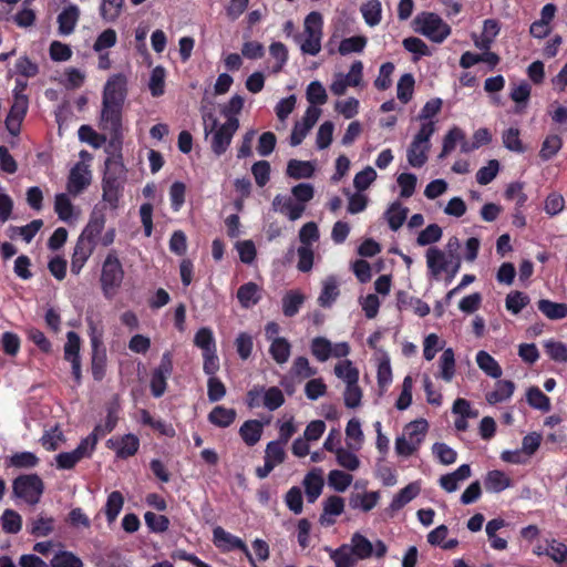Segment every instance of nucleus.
Here are the masks:
<instances>
[{
    "instance_id": "obj_25",
    "label": "nucleus",
    "mask_w": 567,
    "mask_h": 567,
    "mask_svg": "<svg viewBox=\"0 0 567 567\" xmlns=\"http://www.w3.org/2000/svg\"><path fill=\"white\" fill-rule=\"evenodd\" d=\"M303 487L309 503H313L321 495L324 481L323 471L320 467H315L308 472L303 478Z\"/></svg>"
},
{
    "instance_id": "obj_40",
    "label": "nucleus",
    "mask_w": 567,
    "mask_h": 567,
    "mask_svg": "<svg viewBox=\"0 0 567 567\" xmlns=\"http://www.w3.org/2000/svg\"><path fill=\"white\" fill-rule=\"evenodd\" d=\"M515 384L509 380H499L495 384L494 391L486 394V401L489 404H496L507 401L512 398Z\"/></svg>"
},
{
    "instance_id": "obj_46",
    "label": "nucleus",
    "mask_w": 567,
    "mask_h": 567,
    "mask_svg": "<svg viewBox=\"0 0 567 567\" xmlns=\"http://www.w3.org/2000/svg\"><path fill=\"white\" fill-rule=\"evenodd\" d=\"M334 374L342 380L346 385L359 382V370L351 360L344 359L334 365Z\"/></svg>"
},
{
    "instance_id": "obj_27",
    "label": "nucleus",
    "mask_w": 567,
    "mask_h": 567,
    "mask_svg": "<svg viewBox=\"0 0 567 567\" xmlns=\"http://www.w3.org/2000/svg\"><path fill=\"white\" fill-rule=\"evenodd\" d=\"M262 296V289L256 282L249 281L241 285L237 290V299L245 309L256 306Z\"/></svg>"
},
{
    "instance_id": "obj_6",
    "label": "nucleus",
    "mask_w": 567,
    "mask_h": 567,
    "mask_svg": "<svg viewBox=\"0 0 567 567\" xmlns=\"http://www.w3.org/2000/svg\"><path fill=\"white\" fill-rule=\"evenodd\" d=\"M435 131L436 127L430 123L420 125L419 131L413 136L406 150V161L410 166L421 168L425 165L431 150V137Z\"/></svg>"
},
{
    "instance_id": "obj_16",
    "label": "nucleus",
    "mask_w": 567,
    "mask_h": 567,
    "mask_svg": "<svg viewBox=\"0 0 567 567\" xmlns=\"http://www.w3.org/2000/svg\"><path fill=\"white\" fill-rule=\"evenodd\" d=\"M173 371V360L171 352L162 355L158 367L153 371L151 377V392L153 396L161 398L167 388V379Z\"/></svg>"
},
{
    "instance_id": "obj_44",
    "label": "nucleus",
    "mask_w": 567,
    "mask_h": 567,
    "mask_svg": "<svg viewBox=\"0 0 567 567\" xmlns=\"http://www.w3.org/2000/svg\"><path fill=\"white\" fill-rule=\"evenodd\" d=\"M118 412H120V403L115 399L111 402L106 409V417L103 424H99L95 426L94 431L91 434H106L114 430L118 421Z\"/></svg>"
},
{
    "instance_id": "obj_49",
    "label": "nucleus",
    "mask_w": 567,
    "mask_h": 567,
    "mask_svg": "<svg viewBox=\"0 0 567 567\" xmlns=\"http://www.w3.org/2000/svg\"><path fill=\"white\" fill-rule=\"evenodd\" d=\"M269 353L276 363L285 364L290 358L291 344L286 338L275 339L270 342Z\"/></svg>"
},
{
    "instance_id": "obj_64",
    "label": "nucleus",
    "mask_w": 567,
    "mask_h": 567,
    "mask_svg": "<svg viewBox=\"0 0 567 567\" xmlns=\"http://www.w3.org/2000/svg\"><path fill=\"white\" fill-rule=\"evenodd\" d=\"M546 556L550 557L556 564L567 563V546L555 538L548 539Z\"/></svg>"
},
{
    "instance_id": "obj_58",
    "label": "nucleus",
    "mask_w": 567,
    "mask_h": 567,
    "mask_svg": "<svg viewBox=\"0 0 567 567\" xmlns=\"http://www.w3.org/2000/svg\"><path fill=\"white\" fill-rule=\"evenodd\" d=\"M441 107H442L441 99L436 97V99H432V100L427 101L423 105V107L417 116V120L421 122V125H425L426 123L427 124L430 123L436 127V122L433 118L441 111Z\"/></svg>"
},
{
    "instance_id": "obj_26",
    "label": "nucleus",
    "mask_w": 567,
    "mask_h": 567,
    "mask_svg": "<svg viewBox=\"0 0 567 567\" xmlns=\"http://www.w3.org/2000/svg\"><path fill=\"white\" fill-rule=\"evenodd\" d=\"M322 514L319 522L322 526H331L336 523V518L344 511V499L340 496L332 495L324 499Z\"/></svg>"
},
{
    "instance_id": "obj_48",
    "label": "nucleus",
    "mask_w": 567,
    "mask_h": 567,
    "mask_svg": "<svg viewBox=\"0 0 567 567\" xmlns=\"http://www.w3.org/2000/svg\"><path fill=\"white\" fill-rule=\"evenodd\" d=\"M353 476L342 470H331L328 474V485L338 493L346 492L352 484Z\"/></svg>"
},
{
    "instance_id": "obj_9",
    "label": "nucleus",
    "mask_w": 567,
    "mask_h": 567,
    "mask_svg": "<svg viewBox=\"0 0 567 567\" xmlns=\"http://www.w3.org/2000/svg\"><path fill=\"white\" fill-rule=\"evenodd\" d=\"M43 488L42 480L35 474L19 476L13 482L14 496L30 505L39 503Z\"/></svg>"
},
{
    "instance_id": "obj_59",
    "label": "nucleus",
    "mask_w": 567,
    "mask_h": 567,
    "mask_svg": "<svg viewBox=\"0 0 567 567\" xmlns=\"http://www.w3.org/2000/svg\"><path fill=\"white\" fill-rule=\"evenodd\" d=\"M50 567H83V563L74 553L59 550L52 557Z\"/></svg>"
},
{
    "instance_id": "obj_29",
    "label": "nucleus",
    "mask_w": 567,
    "mask_h": 567,
    "mask_svg": "<svg viewBox=\"0 0 567 567\" xmlns=\"http://www.w3.org/2000/svg\"><path fill=\"white\" fill-rule=\"evenodd\" d=\"M471 476L468 464H462L454 472L445 474L440 478L441 487L447 493H453L458 488V484Z\"/></svg>"
},
{
    "instance_id": "obj_15",
    "label": "nucleus",
    "mask_w": 567,
    "mask_h": 567,
    "mask_svg": "<svg viewBox=\"0 0 567 567\" xmlns=\"http://www.w3.org/2000/svg\"><path fill=\"white\" fill-rule=\"evenodd\" d=\"M127 79L124 74L111 75L103 90V104L124 105L126 99Z\"/></svg>"
},
{
    "instance_id": "obj_47",
    "label": "nucleus",
    "mask_w": 567,
    "mask_h": 567,
    "mask_svg": "<svg viewBox=\"0 0 567 567\" xmlns=\"http://www.w3.org/2000/svg\"><path fill=\"white\" fill-rule=\"evenodd\" d=\"M315 164L309 161L290 159L287 165V175L291 178H310L315 173Z\"/></svg>"
},
{
    "instance_id": "obj_28",
    "label": "nucleus",
    "mask_w": 567,
    "mask_h": 567,
    "mask_svg": "<svg viewBox=\"0 0 567 567\" xmlns=\"http://www.w3.org/2000/svg\"><path fill=\"white\" fill-rule=\"evenodd\" d=\"M69 193H60L54 198V212L59 219L64 223H73L79 216V212L73 206Z\"/></svg>"
},
{
    "instance_id": "obj_14",
    "label": "nucleus",
    "mask_w": 567,
    "mask_h": 567,
    "mask_svg": "<svg viewBox=\"0 0 567 567\" xmlns=\"http://www.w3.org/2000/svg\"><path fill=\"white\" fill-rule=\"evenodd\" d=\"M213 542L216 547H218L223 551H230L238 549L245 554L250 565L255 566V558L252 554L249 551L247 545L245 542L230 534L229 532L225 530L223 527L217 526L213 530Z\"/></svg>"
},
{
    "instance_id": "obj_17",
    "label": "nucleus",
    "mask_w": 567,
    "mask_h": 567,
    "mask_svg": "<svg viewBox=\"0 0 567 567\" xmlns=\"http://www.w3.org/2000/svg\"><path fill=\"white\" fill-rule=\"evenodd\" d=\"M28 97L16 92V100L6 118V127L12 136H18L21 131V124L28 112Z\"/></svg>"
},
{
    "instance_id": "obj_51",
    "label": "nucleus",
    "mask_w": 567,
    "mask_h": 567,
    "mask_svg": "<svg viewBox=\"0 0 567 567\" xmlns=\"http://www.w3.org/2000/svg\"><path fill=\"white\" fill-rule=\"evenodd\" d=\"M526 401L533 409L542 412H548L550 410V400L544 394L539 388L530 386L526 392Z\"/></svg>"
},
{
    "instance_id": "obj_63",
    "label": "nucleus",
    "mask_w": 567,
    "mask_h": 567,
    "mask_svg": "<svg viewBox=\"0 0 567 567\" xmlns=\"http://www.w3.org/2000/svg\"><path fill=\"white\" fill-rule=\"evenodd\" d=\"M414 78L411 73L403 74L396 85V96L402 103H408L414 92Z\"/></svg>"
},
{
    "instance_id": "obj_57",
    "label": "nucleus",
    "mask_w": 567,
    "mask_h": 567,
    "mask_svg": "<svg viewBox=\"0 0 567 567\" xmlns=\"http://www.w3.org/2000/svg\"><path fill=\"white\" fill-rule=\"evenodd\" d=\"M123 505L124 497L120 492L114 491L109 495L104 507V512L110 524L115 522V519L117 518L118 514L123 508Z\"/></svg>"
},
{
    "instance_id": "obj_24",
    "label": "nucleus",
    "mask_w": 567,
    "mask_h": 567,
    "mask_svg": "<svg viewBox=\"0 0 567 567\" xmlns=\"http://www.w3.org/2000/svg\"><path fill=\"white\" fill-rule=\"evenodd\" d=\"M104 213L95 207L90 215V219L79 237L97 245V237L102 234L105 227Z\"/></svg>"
},
{
    "instance_id": "obj_38",
    "label": "nucleus",
    "mask_w": 567,
    "mask_h": 567,
    "mask_svg": "<svg viewBox=\"0 0 567 567\" xmlns=\"http://www.w3.org/2000/svg\"><path fill=\"white\" fill-rule=\"evenodd\" d=\"M264 424L258 420H248L239 429L243 441L248 446L257 444L262 434Z\"/></svg>"
},
{
    "instance_id": "obj_35",
    "label": "nucleus",
    "mask_w": 567,
    "mask_h": 567,
    "mask_svg": "<svg viewBox=\"0 0 567 567\" xmlns=\"http://www.w3.org/2000/svg\"><path fill=\"white\" fill-rule=\"evenodd\" d=\"M28 528L29 533L34 537H47L54 532L55 519L40 514L30 520Z\"/></svg>"
},
{
    "instance_id": "obj_42",
    "label": "nucleus",
    "mask_w": 567,
    "mask_h": 567,
    "mask_svg": "<svg viewBox=\"0 0 567 567\" xmlns=\"http://www.w3.org/2000/svg\"><path fill=\"white\" fill-rule=\"evenodd\" d=\"M339 296V282L336 277L330 276L322 282V290L318 298V302L321 307H330Z\"/></svg>"
},
{
    "instance_id": "obj_30",
    "label": "nucleus",
    "mask_w": 567,
    "mask_h": 567,
    "mask_svg": "<svg viewBox=\"0 0 567 567\" xmlns=\"http://www.w3.org/2000/svg\"><path fill=\"white\" fill-rule=\"evenodd\" d=\"M326 551L329 554L334 567H355L359 561L348 544H343L336 549L327 547Z\"/></svg>"
},
{
    "instance_id": "obj_55",
    "label": "nucleus",
    "mask_w": 567,
    "mask_h": 567,
    "mask_svg": "<svg viewBox=\"0 0 567 567\" xmlns=\"http://www.w3.org/2000/svg\"><path fill=\"white\" fill-rule=\"evenodd\" d=\"M368 40L363 35H354L343 39L338 48L341 55H349L352 53H361L367 47Z\"/></svg>"
},
{
    "instance_id": "obj_22",
    "label": "nucleus",
    "mask_w": 567,
    "mask_h": 567,
    "mask_svg": "<svg viewBox=\"0 0 567 567\" xmlns=\"http://www.w3.org/2000/svg\"><path fill=\"white\" fill-rule=\"evenodd\" d=\"M107 445L115 451L117 457L127 458L137 452L140 440L134 434H125L120 437L110 439Z\"/></svg>"
},
{
    "instance_id": "obj_39",
    "label": "nucleus",
    "mask_w": 567,
    "mask_h": 567,
    "mask_svg": "<svg viewBox=\"0 0 567 567\" xmlns=\"http://www.w3.org/2000/svg\"><path fill=\"white\" fill-rule=\"evenodd\" d=\"M485 488L492 493H499L508 488L512 484L511 478L502 471H489L484 480Z\"/></svg>"
},
{
    "instance_id": "obj_41",
    "label": "nucleus",
    "mask_w": 567,
    "mask_h": 567,
    "mask_svg": "<svg viewBox=\"0 0 567 567\" xmlns=\"http://www.w3.org/2000/svg\"><path fill=\"white\" fill-rule=\"evenodd\" d=\"M439 374L437 377L445 382H451L455 375V355L452 348H446L439 361Z\"/></svg>"
},
{
    "instance_id": "obj_33",
    "label": "nucleus",
    "mask_w": 567,
    "mask_h": 567,
    "mask_svg": "<svg viewBox=\"0 0 567 567\" xmlns=\"http://www.w3.org/2000/svg\"><path fill=\"white\" fill-rule=\"evenodd\" d=\"M421 492V484L412 482L399 491L390 503V509L396 512L414 499Z\"/></svg>"
},
{
    "instance_id": "obj_1",
    "label": "nucleus",
    "mask_w": 567,
    "mask_h": 567,
    "mask_svg": "<svg viewBox=\"0 0 567 567\" xmlns=\"http://www.w3.org/2000/svg\"><path fill=\"white\" fill-rule=\"evenodd\" d=\"M125 179V167L120 154L112 155L105 162V173L102 181V200L112 210L120 207L123 183Z\"/></svg>"
},
{
    "instance_id": "obj_2",
    "label": "nucleus",
    "mask_w": 567,
    "mask_h": 567,
    "mask_svg": "<svg viewBox=\"0 0 567 567\" xmlns=\"http://www.w3.org/2000/svg\"><path fill=\"white\" fill-rule=\"evenodd\" d=\"M429 431L425 419L409 422L400 435L395 437L394 450L398 456L408 458L416 454L423 444Z\"/></svg>"
},
{
    "instance_id": "obj_12",
    "label": "nucleus",
    "mask_w": 567,
    "mask_h": 567,
    "mask_svg": "<svg viewBox=\"0 0 567 567\" xmlns=\"http://www.w3.org/2000/svg\"><path fill=\"white\" fill-rule=\"evenodd\" d=\"M238 127V118L229 117L224 124L216 126L214 131H208V135L212 136L210 147L215 155L220 156L227 151Z\"/></svg>"
},
{
    "instance_id": "obj_7",
    "label": "nucleus",
    "mask_w": 567,
    "mask_h": 567,
    "mask_svg": "<svg viewBox=\"0 0 567 567\" xmlns=\"http://www.w3.org/2000/svg\"><path fill=\"white\" fill-rule=\"evenodd\" d=\"M124 279L122 264L115 254L110 251L102 265L101 288L105 298H113L120 289Z\"/></svg>"
},
{
    "instance_id": "obj_31",
    "label": "nucleus",
    "mask_w": 567,
    "mask_h": 567,
    "mask_svg": "<svg viewBox=\"0 0 567 567\" xmlns=\"http://www.w3.org/2000/svg\"><path fill=\"white\" fill-rule=\"evenodd\" d=\"M80 18V9L75 4H69L58 16L59 33L62 35L71 34Z\"/></svg>"
},
{
    "instance_id": "obj_37",
    "label": "nucleus",
    "mask_w": 567,
    "mask_h": 567,
    "mask_svg": "<svg viewBox=\"0 0 567 567\" xmlns=\"http://www.w3.org/2000/svg\"><path fill=\"white\" fill-rule=\"evenodd\" d=\"M537 308L549 320H561L567 317V303L565 302L540 299L537 302Z\"/></svg>"
},
{
    "instance_id": "obj_21",
    "label": "nucleus",
    "mask_w": 567,
    "mask_h": 567,
    "mask_svg": "<svg viewBox=\"0 0 567 567\" xmlns=\"http://www.w3.org/2000/svg\"><path fill=\"white\" fill-rule=\"evenodd\" d=\"M272 208L285 214L290 220L299 219L305 213V205L298 203L293 196L278 194L272 200Z\"/></svg>"
},
{
    "instance_id": "obj_5",
    "label": "nucleus",
    "mask_w": 567,
    "mask_h": 567,
    "mask_svg": "<svg viewBox=\"0 0 567 567\" xmlns=\"http://www.w3.org/2000/svg\"><path fill=\"white\" fill-rule=\"evenodd\" d=\"M323 19L317 11L310 12L303 22V32L296 37L303 54L316 56L321 51Z\"/></svg>"
},
{
    "instance_id": "obj_11",
    "label": "nucleus",
    "mask_w": 567,
    "mask_h": 567,
    "mask_svg": "<svg viewBox=\"0 0 567 567\" xmlns=\"http://www.w3.org/2000/svg\"><path fill=\"white\" fill-rule=\"evenodd\" d=\"M359 560L368 559L372 556L382 558L388 551L385 543L381 539L371 543L364 535L355 532L348 544Z\"/></svg>"
},
{
    "instance_id": "obj_61",
    "label": "nucleus",
    "mask_w": 567,
    "mask_h": 567,
    "mask_svg": "<svg viewBox=\"0 0 567 567\" xmlns=\"http://www.w3.org/2000/svg\"><path fill=\"white\" fill-rule=\"evenodd\" d=\"M124 0H102L100 6V16L107 22L115 21L123 9Z\"/></svg>"
},
{
    "instance_id": "obj_36",
    "label": "nucleus",
    "mask_w": 567,
    "mask_h": 567,
    "mask_svg": "<svg viewBox=\"0 0 567 567\" xmlns=\"http://www.w3.org/2000/svg\"><path fill=\"white\" fill-rule=\"evenodd\" d=\"M347 446L353 450H361L364 444V433L361 422L357 417H352L346 425Z\"/></svg>"
},
{
    "instance_id": "obj_19",
    "label": "nucleus",
    "mask_w": 567,
    "mask_h": 567,
    "mask_svg": "<svg viewBox=\"0 0 567 567\" xmlns=\"http://www.w3.org/2000/svg\"><path fill=\"white\" fill-rule=\"evenodd\" d=\"M92 179L91 171L84 163H78L70 171L66 189L69 195L75 197L80 195L90 184Z\"/></svg>"
},
{
    "instance_id": "obj_18",
    "label": "nucleus",
    "mask_w": 567,
    "mask_h": 567,
    "mask_svg": "<svg viewBox=\"0 0 567 567\" xmlns=\"http://www.w3.org/2000/svg\"><path fill=\"white\" fill-rule=\"evenodd\" d=\"M321 115V110L316 106H308L300 122H297L290 135L291 146H298L315 126Z\"/></svg>"
},
{
    "instance_id": "obj_54",
    "label": "nucleus",
    "mask_w": 567,
    "mask_h": 567,
    "mask_svg": "<svg viewBox=\"0 0 567 567\" xmlns=\"http://www.w3.org/2000/svg\"><path fill=\"white\" fill-rule=\"evenodd\" d=\"M361 13L365 23L370 27H375L381 21L382 8L379 0H368L361 7Z\"/></svg>"
},
{
    "instance_id": "obj_60",
    "label": "nucleus",
    "mask_w": 567,
    "mask_h": 567,
    "mask_svg": "<svg viewBox=\"0 0 567 567\" xmlns=\"http://www.w3.org/2000/svg\"><path fill=\"white\" fill-rule=\"evenodd\" d=\"M265 461L275 467L284 463L286 458L285 444L279 441H271L265 450Z\"/></svg>"
},
{
    "instance_id": "obj_23",
    "label": "nucleus",
    "mask_w": 567,
    "mask_h": 567,
    "mask_svg": "<svg viewBox=\"0 0 567 567\" xmlns=\"http://www.w3.org/2000/svg\"><path fill=\"white\" fill-rule=\"evenodd\" d=\"M96 245L87 241L81 237L78 238L75 247L73 249L71 258V271L74 275H79L83 269L84 265L93 254Z\"/></svg>"
},
{
    "instance_id": "obj_50",
    "label": "nucleus",
    "mask_w": 567,
    "mask_h": 567,
    "mask_svg": "<svg viewBox=\"0 0 567 567\" xmlns=\"http://www.w3.org/2000/svg\"><path fill=\"white\" fill-rule=\"evenodd\" d=\"M305 302V296L299 290H289L282 297V312L286 317H293Z\"/></svg>"
},
{
    "instance_id": "obj_13",
    "label": "nucleus",
    "mask_w": 567,
    "mask_h": 567,
    "mask_svg": "<svg viewBox=\"0 0 567 567\" xmlns=\"http://www.w3.org/2000/svg\"><path fill=\"white\" fill-rule=\"evenodd\" d=\"M363 79V64L361 61H354L350 70L347 74L337 73L333 76V81L330 85V91L337 95L341 96L347 92L349 86H360Z\"/></svg>"
},
{
    "instance_id": "obj_3",
    "label": "nucleus",
    "mask_w": 567,
    "mask_h": 567,
    "mask_svg": "<svg viewBox=\"0 0 567 567\" xmlns=\"http://www.w3.org/2000/svg\"><path fill=\"white\" fill-rule=\"evenodd\" d=\"M412 27L416 33L436 44L443 43L452 32L451 27L437 13L429 11L417 13Z\"/></svg>"
},
{
    "instance_id": "obj_62",
    "label": "nucleus",
    "mask_w": 567,
    "mask_h": 567,
    "mask_svg": "<svg viewBox=\"0 0 567 567\" xmlns=\"http://www.w3.org/2000/svg\"><path fill=\"white\" fill-rule=\"evenodd\" d=\"M529 297L522 291H511L505 299V307L507 311L513 315H518L528 303Z\"/></svg>"
},
{
    "instance_id": "obj_43",
    "label": "nucleus",
    "mask_w": 567,
    "mask_h": 567,
    "mask_svg": "<svg viewBox=\"0 0 567 567\" xmlns=\"http://www.w3.org/2000/svg\"><path fill=\"white\" fill-rule=\"evenodd\" d=\"M476 363L478 368L488 377L498 379L502 377V368L498 362L486 351L481 350L476 353Z\"/></svg>"
},
{
    "instance_id": "obj_10",
    "label": "nucleus",
    "mask_w": 567,
    "mask_h": 567,
    "mask_svg": "<svg viewBox=\"0 0 567 567\" xmlns=\"http://www.w3.org/2000/svg\"><path fill=\"white\" fill-rule=\"evenodd\" d=\"M122 109L121 105L103 104L101 111V127L107 131L113 140L110 146L120 148L121 134H122Z\"/></svg>"
},
{
    "instance_id": "obj_4",
    "label": "nucleus",
    "mask_w": 567,
    "mask_h": 567,
    "mask_svg": "<svg viewBox=\"0 0 567 567\" xmlns=\"http://www.w3.org/2000/svg\"><path fill=\"white\" fill-rule=\"evenodd\" d=\"M429 276L437 279L441 274H446V282H451L461 268V259L455 254H447L437 248L430 247L425 252Z\"/></svg>"
},
{
    "instance_id": "obj_32",
    "label": "nucleus",
    "mask_w": 567,
    "mask_h": 567,
    "mask_svg": "<svg viewBox=\"0 0 567 567\" xmlns=\"http://www.w3.org/2000/svg\"><path fill=\"white\" fill-rule=\"evenodd\" d=\"M352 447L343 446L334 453L337 464L348 472H357L361 466V460Z\"/></svg>"
},
{
    "instance_id": "obj_53",
    "label": "nucleus",
    "mask_w": 567,
    "mask_h": 567,
    "mask_svg": "<svg viewBox=\"0 0 567 567\" xmlns=\"http://www.w3.org/2000/svg\"><path fill=\"white\" fill-rule=\"evenodd\" d=\"M464 138L465 133L462 128L457 126L450 128L443 138L442 152L440 153L439 157L443 158L449 155L458 143L461 144V142H463Z\"/></svg>"
},
{
    "instance_id": "obj_8",
    "label": "nucleus",
    "mask_w": 567,
    "mask_h": 567,
    "mask_svg": "<svg viewBox=\"0 0 567 567\" xmlns=\"http://www.w3.org/2000/svg\"><path fill=\"white\" fill-rule=\"evenodd\" d=\"M96 443L97 437L95 434L87 435L80 442L75 450L71 452L59 453L55 456L56 467L60 470L73 468L81 460L91 456L96 446Z\"/></svg>"
},
{
    "instance_id": "obj_20",
    "label": "nucleus",
    "mask_w": 567,
    "mask_h": 567,
    "mask_svg": "<svg viewBox=\"0 0 567 567\" xmlns=\"http://www.w3.org/2000/svg\"><path fill=\"white\" fill-rule=\"evenodd\" d=\"M381 493L379 491L352 492L349 495V506L353 511L369 513L380 502Z\"/></svg>"
},
{
    "instance_id": "obj_45",
    "label": "nucleus",
    "mask_w": 567,
    "mask_h": 567,
    "mask_svg": "<svg viewBox=\"0 0 567 567\" xmlns=\"http://www.w3.org/2000/svg\"><path fill=\"white\" fill-rule=\"evenodd\" d=\"M236 419V411L223 405L215 406L208 414V421L218 427H228Z\"/></svg>"
},
{
    "instance_id": "obj_34",
    "label": "nucleus",
    "mask_w": 567,
    "mask_h": 567,
    "mask_svg": "<svg viewBox=\"0 0 567 567\" xmlns=\"http://www.w3.org/2000/svg\"><path fill=\"white\" fill-rule=\"evenodd\" d=\"M409 214V208L403 206L400 202H393L384 212V218L391 230H399L405 223Z\"/></svg>"
},
{
    "instance_id": "obj_52",
    "label": "nucleus",
    "mask_w": 567,
    "mask_h": 567,
    "mask_svg": "<svg viewBox=\"0 0 567 567\" xmlns=\"http://www.w3.org/2000/svg\"><path fill=\"white\" fill-rule=\"evenodd\" d=\"M306 97L307 101L310 103L309 106L316 107H318V105L326 104L328 101L327 91L322 83L319 81H312L308 84L306 90Z\"/></svg>"
},
{
    "instance_id": "obj_56",
    "label": "nucleus",
    "mask_w": 567,
    "mask_h": 567,
    "mask_svg": "<svg viewBox=\"0 0 567 567\" xmlns=\"http://www.w3.org/2000/svg\"><path fill=\"white\" fill-rule=\"evenodd\" d=\"M0 524L4 533L18 534L22 528V518L16 511L6 509L0 517Z\"/></svg>"
}]
</instances>
